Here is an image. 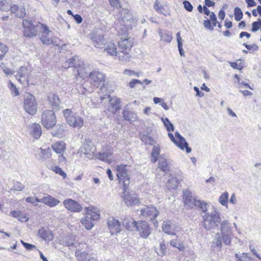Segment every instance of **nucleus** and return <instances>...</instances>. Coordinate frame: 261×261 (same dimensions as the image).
I'll return each mask as SVG.
<instances>
[{"instance_id":"obj_1","label":"nucleus","mask_w":261,"mask_h":261,"mask_svg":"<svg viewBox=\"0 0 261 261\" xmlns=\"http://www.w3.org/2000/svg\"><path fill=\"white\" fill-rule=\"evenodd\" d=\"M128 34L125 31V33L120 37L118 41L119 60L121 62H128L132 58L131 48L133 45V41L130 37H128Z\"/></svg>"},{"instance_id":"obj_2","label":"nucleus","mask_w":261,"mask_h":261,"mask_svg":"<svg viewBox=\"0 0 261 261\" xmlns=\"http://www.w3.org/2000/svg\"><path fill=\"white\" fill-rule=\"evenodd\" d=\"M122 224L128 230H133L136 229L142 238L147 239L151 232L150 227L145 221H136L124 219Z\"/></svg>"},{"instance_id":"obj_3","label":"nucleus","mask_w":261,"mask_h":261,"mask_svg":"<svg viewBox=\"0 0 261 261\" xmlns=\"http://www.w3.org/2000/svg\"><path fill=\"white\" fill-rule=\"evenodd\" d=\"M203 219L205 229L208 231H214L221 222V214L214 207L212 212L205 213Z\"/></svg>"},{"instance_id":"obj_4","label":"nucleus","mask_w":261,"mask_h":261,"mask_svg":"<svg viewBox=\"0 0 261 261\" xmlns=\"http://www.w3.org/2000/svg\"><path fill=\"white\" fill-rule=\"evenodd\" d=\"M116 176L119 184L123 187L124 192L130 184V178L128 174V166L126 165H117L115 167Z\"/></svg>"},{"instance_id":"obj_5","label":"nucleus","mask_w":261,"mask_h":261,"mask_svg":"<svg viewBox=\"0 0 261 261\" xmlns=\"http://www.w3.org/2000/svg\"><path fill=\"white\" fill-rule=\"evenodd\" d=\"M40 24H42L39 22H34L33 23L31 21L28 20H23V34L24 36L28 37H33L36 36L38 32L40 30Z\"/></svg>"},{"instance_id":"obj_6","label":"nucleus","mask_w":261,"mask_h":261,"mask_svg":"<svg viewBox=\"0 0 261 261\" xmlns=\"http://www.w3.org/2000/svg\"><path fill=\"white\" fill-rule=\"evenodd\" d=\"M24 109L29 114H34L37 111V103L35 97L28 93L24 95Z\"/></svg>"},{"instance_id":"obj_7","label":"nucleus","mask_w":261,"mask_h":261,"mask_svg":"<svg viewBox=\"0 0 261 261\" xmlns=\"http://www.w3.org/2000/svg\"><path fill=\"white\" fill-rule=\"evenodd\" d=\"M120 15L121 18L122 24L125 27L126 29L132 28L135 25L136 20L134 19L130 11L127 9H122L120 11Z\"/></svg>"},{"instance_id":"obj_8","label":"nucleus","mask_w":261,"mask_h":261,"mask_svg":"<svg viewBox=\"0 0 261 261\" xmlns=\"http://www.w3.org/2000/svg\"><path fill=\"white\" fill-rule=\"evenodd\" d=\"M113 154V148L111 147L106 146L98 153L96 154L95 158L110 164L114 161Z\"/></svg>"},{"instance_id":"obj_9","label":"nucleus","mask_w":261,"mask_h":261,"mask_svg":"<svg viewBox=\"0 0 261 261\" xmlns=\"http://www.w3.org/2000/svg\"><path fill=\"white\" fill-rule=\"evenodd\" d=\"M40 30L39 31L41 32L40 39L43 44L45 45H50L53 43L51 32L49 30L48 27L42 23L40 24Z\"/></svg>"},{"instance_id":"obj_10","label":"nucleus","mask_w":261,"mask_h":261,"mask_svg":"<svg viewBox=\"0 0 261 261\" xmlns=\"http://www.w3.org/2000/svg\"><path fill=\"white\" fill-rule=\"evenodd\" d=\"M80 150L82 153L88 155L89 158H93L96 154V147L93 143L89 140H86L83 143L82 146L81 147Z\"/></svg>"},{"instance_id":"obj_11","label":"nucleus","mask_w":261,"mask_h":261,"mask_svg":"<svg viewBox=\"0 0 261 261\" xmlns=\"http://www.w3.org/2000/svg\"><path fill=\"white\" fill-rule=\"evenodd\" d=\"M159 212L154 206H145L141 210L140 215L144 218L153 220L158 216Z\"/></svg>"},{"instance_id":"obj_12","label":"nucleus","mask_w":261,"mask_h":261,"mask_svg":"<svg viewBox=\"0 0 261 261\" xmlns=\"http://www.w3.org/2000/svg\"><path fill=\"white\" fill-rule=\"evenodd\" d=\"M91 39L93 45L97 48H102L106 45V40L102 34L93 32L91 35Z\"/></svg>"},{"instance_id":"obj_13","label":"nucleus","mask_w":261,"mask_h":261,"mask_svg":"<svg viewBox=\"0 0 261 261\" xmlns=\"http://www.w3.org/2000/svg\"><path fill=\"white\" fill-rule=\"evenodd\" d=\"M63 204L67 210L72 212L79 213L83 210V207L80 204L71 199L69 198L64 200Z\"/></svg>"},{"instance_id":"obj_14","label":"nucleus","mask_w":261,"mask_h":261,"mask_svg":"<svg viewBox=\"0 0 261 261\" xmlns=\"http://www.w3.org/2000/svg\"><path fill=\"white\" fill-rule=\"evenodd\" d=\"M65 118L70 126L81 128L83 125V119L79 115H66Z\"/></svg>"},{"instance_id":"obj_15","label":"nucleus","mask_w":261,"mask_h":261,"mask_svg":"<svg viewBox=\"0 0 261 261\" xmlns=\"http://www.w3.org/2000/svg\"><path fill=\"white\" fill-rule=\"evenodd\" d=\"M28 132L29 135L32 138L38 139L42 134V129L39 124L33 123L29 125Z\"/></svg>"},{"instance_id":"obj_16","label":"nucleus","mask_w":261,"mask_h":261,"mask_svg":"<svg viewBox=\"0 0 261 261\" xmlns=\"http://www.w3.org/2000/svg\"><path fill=\"white\" fill-rule=\"evenodd\" d=\"M48 99L52 108L51 110L53 112L52 114H55V113L57 112L60 109V100L59 97L57 95L54 93H50L48 96Z\"/></svg>"},{"instance_id":"obj_17","label":"nucleus","mask_w":261,"mask_h":261,"mask_svg":"<svg viewBox=\"0 0 261 261\" xmlns=\"http://www.w3.org/2000/svg\"><path fill=\"white\" fill-rule=\"evenodd\" d=\"M108 225L112 235L119 233L121 231L120 222L114 217H110L108 218Z\"/></svg>"},{"instance_id":"obj_18","label":"nucleus","mask_w":261,"mask_h":261,"mask_svg":"<svg viewBox=\"0 0 261 261\" xmlns=\"http://www.w3.org/2000/svg\"><path fill=\"white\" fill-rule=\"evenodd\" d=\"M30 73V69L24 66H21L18 70V75H16L17 79L22 84L28 85V75Z\"/></svg>"},{"instance_id":"obj_19","label":"nucleus","mask_w":261,"mask_h":261,"mask_svg":"<svg viewBox=\"0 0 261 261\" xmlns=\"http://www.w3.org/2000/svg\"><path fill=\"white\" fill-rule=\"evenodd\" d=\"M183 198L185 204L190 208H193L194 206H196L197 204L199 203V200H197L188 190H186L184 192Z\"/></svg>"},{"instance_id":"obj_20","label":"nucleus","mask_w":261,"mask_h":261,"mask_svg":"<svg viewBox=\"0 0 261 261\" xmlns=\"http://www.w3.org/2000/svg\"><path fill=\"white\" fill-rule=\"evenodd\" d=\"M89 77L91 80V83L98 87L104 81L105 76L102 73L98 71H93L90 73Z\"/></svg>"},{"instance_id":"obj_21","label":"nucleus","mask_w":261,"mask_h":261,"mask_svg":"<svg viewBox=\"0 0 261 261\" xmlns=\"http://www.w3.org/2000/svg\"><path fill=\"white\" fill-rule=\"evenodd\" d=\"M41 121L43 126L46 129L52 128L57 123L55 115H42Z\"/></svg>"},{"instance_id":"obj_22","label":"nucleus","mask_w":261,"mask_h":261,"mask_svg":"<svg viewBox=\"0 0 261 261\" xmlns=\"http://www.w3.org/2000/svg\"><path fill=\"white\" fill-rule=\"evenodd\" d=\"M175 137L176 140V145L182 150H184L185 148L187 153H190L192 149L188 146V143L178 132H176L175 133Z\"/></svg>"},{"instance_id":"obj_23","label":"nucleus","mask_w":261,"mask_h":261,"mask_svg":"<svg viewBox=\"0 0 261 261\" xmlns=\"http://www.w3.org/2000/svg\"><path fill=\"white\" fill-rule=\"evenodd\" d=\"M38 235L46 242H50L54 239L51 231L48 228L41 227L38 230Z\"/></svg>"},{"instance_id":"obj_24","label":"nucleus","mask_w":261,"mask_h":261,"mask_svg":"<svg viewBox=\"0 0 261 261\" xmlns=\"http://www.w3.org/2000/svg\"><path fill=\"white\" fill-rule=\"evenodd\" d=\"M124 201L127 206L137 205L140 203V200L137 196L135 194L126 193L123 195Z\"/></svg>"},{"instance_id":"obj_25","label":"nucleus","mask_w":261,"mask_h":261,"mask_svg":"<svg viewBox=\"0 0 261 261\" xmlns=\"http://www.w3.org/2000/svg\"><path fill=\"white\" fill-rule=\"evenodd\" d=\"M111 106L110 111L112 113H116L118 110L121 109V100L119 98L117 97H112L108 99Z\"/></svg>"},{"instance_id":"obj_26","label":"nucleus","mask_w":261,"mask_h":261,"mask_svg":"<svg viewBox=\"0 0 261 261\" xmlns=\"http://www.w3.org/2000/svg\"><path fill=\"white\" fill-rule=\"evenodd\" d=\"M85 214L87 216L90 217L92 221H96L99 219L100 214L99 211L94 207H89L85 208Z\"/></svg>"},{"instance_id":"obj_27","label":"nucleus","mask_w":261,"mask_h":261,"mask_svg":"<svg viewBox=\"0 0 261 261\" xmlns=\"http://www.w3.org/2000/svg\"><path fill=\"white\" fill-rule=\"evenodd\" d=\"M104 51L108 55L113 57H117L119 59V51L117 50V46L114 42H109L105 47Z\"/></svg>"},{"instance_id":"obj_28","label":"nucleus","mask_w":261,"mask_h":261,"mask_svg":"<svg viewBox=\"0 0 261 261\" xmlns=\"http://www.w3.org/2000/svg\"><path fill=\"white\" fill-rule=\"evenodd\" d=\"M42 203L53 207L58 205L60 201L48 194H45L43 197Z\"/></svg>"},{"instance_id":"obj_29","label":"nucleus","mask_w":261,"mask_h":261,"mask_svg":"<svg viewBox=\"0 0 261 261\" xmlns=\"http://www.w3.org/2000/svg\"><path fill=\"white\" fill-rule=\"evenodd\" d=\"M112 91V90L108 89L107 84H103L100 87V91L99 92L101 101L102 102L106 99H109L110 98V94Z\"/></svg>"},{"instance_id":"obj_30","label":"nucleus","mask_w":261,"mask_h":261,"mask_svg":"<svg viewBox=\"0 0 261 261\" xmlns=\"http://www.w3.org/2000/svg\"><path fill=\"white\" fill-rule=\"evenodd\" d=\"M11 12L15 14L19 18L23 17L25 14V10L23 7H19L17 5L14 4L10 7Z\"/></svg>"},{"instance_id":"obj_31","label":"nucleus","mask_w":261,"mask_h":261,"mask_svg":"<svg viewBox=\"0 0 261 261\" xmlns=\"http://www.w3.org/2000/svg\"><path fill=\"white\" fill-rule=\"evenodd\" d=\"M220 233H232V227L231 224L227 220L220 222Z\"/></svg>"},{"instance_id":"obj_32","label":"nucleus","mask_w":261,"mask_h":261,"mask_svg":"<svg viewBox=\"0 0 261 261\" xmlns=\"http://www.w3.org/2000/svg\"><path fill=\"white\" fill-rule=\"evenodd\" d=\"M222 240L221 239L220 233L219 232H217L216 234L215 238L214 239L212 242V247L213 249L220 251L222 246Z\"/></svg>"},{"instance_id":"obj_33","label":"nucleus","mask_w":261,"mask_h":261,"mask_svg":"<svg viewBox=\"0 0 261 261\" xmlns=\"http://www.w3.org/2000/svg\"><path fill=\"white\" fill-rule=\"evenodd\" d=\"M51 148L57 153L61 154L66 149L65 143L63 141L57 142L51 145Z\"/></svg>"},{"instance_id":"obj_34","label":"nucleus","mask_w":261,"mask_h":261,"mask_svg":"<svg viewBox=\"0 0 261 261\" xmlns=\"http://www.w3.org/2000/svg\"><path fill=\"white\" fill-rule=\"evenodd\" d=\"M58 128L52 132V135L54 137L58 138H63L66 134V126L64 125H60L58 126Z\"/></svg>"},{"instance_id":"obj_35","label":"nucleus","mask_w":261,"mask_h":261,"mask_svg":"<svg viewBox=\"0 0 261 261\" xmlns=\"http://www.w3.org/2000/svg\"><path fill=\"white\" fill-rule=\"evenodd\" d=\"M80 222L85 227L90 230L94 226L92 220L90 219V217L86 216L85 217L81 218Z\"/></svg>"},{"instance_id":"obj_36","label":"nucleus","mask_w":261,"mask_h":261,"mask_svg":"<svg viewBox=\"0 0 261 261\" xmlns=\"http://www.w3.org/2000/svg\"><path fill=\"white\" fill-rule=\"evenodd\" d=\"M229 194L225 191L222 193L218 199L219 202L224 206L227 207L228 201Z\"/></svg>"},{"instance_id":"obj_37","label":"nucleus","mask_w":261,"mask_h":261,"mask_svg":"<svg viewBox=\"0 0 261 261\" xmlns=\"http://www.w3.org/2000/svg\"><path fill=\"white\" fill-rule=\"evenodd\" d=\"M178 180L176 178L174 177L172 175H170V178L166 183V187L168 189H175L177 186Z\"/></svg>"},{"instance_id":"obj_38","label":"nucleus","mask_w":261,"mask_h":261,"mask_svg":"<svg viewBox=\"0 0 261 261\" xmlns=\"http://www.w3.org/2000/svg\"><path fill=\"white\" fill-rule=\"evenodd\" d=\"M77 71L78 75L82 78L85 79L88 76V68L86 67L85 64L80 65L77 69Z\"/></svg>"},{"instance_id":"obj_39","label":"nucleus","mask_w":261,"mask_h":261,"mask_svg":"<svg viewBox=\"0 0 261 261\" xmlns=\"http://www.w3.org/2000/svg\"><path fill=\"white\" fill-rule=\"evenodd\" d=\"M158 168L164 172H168L169 170V166L166 159L161 158L158 164Z\"/></svg>"},{"instance_id":"obj_40","label":"nucleus","mask_w":261,"mask_h":261,"mask_svg":"<svg viewBox=\"0 0 261 261\" xmlns=\"http://www.w3.org/2000/svg\"><path fill=\"white\" fill-rule=\"evenodd\" d=\"M162 228L163 231L168 235L174 236L175 233L172 230V227L169 222H164L162 224Z\"/></svg>"},{"instance_id":"obj_41","label":"nucleus","mask_w":261,"mask_h":261,"mask_svg":"<svg viewBox=\"0 0 261 261\" xmlns=\"http://www.w3.org/2000/svg\"><path fill=\"white\" fill-rule=\"evenodd\" d=\"M155 251L160 256H163L166 254L167 247L164 241L160 243L159 249L155 248Z\"/></svg>"},{"instance_id":"obj_42","label":"nucleus","mask_w":261,"mask_h":261,"mask_svg":"<svg viewBox=\"0 0 261 261\" xmlns=\"http://www.w3.org/2000/svg\"><path fill=\"white\" fill-rule=\"evenodd\" d=\"M220 235L221 236V237L223 243L225 245H229L231 244L232 239L233 237L232 233H220Z\"/></svg>"},{"instance_id":"obj_43","label":"nucleus","mask_w":261,"mask_h":261,"mask_svg":"<svg viewBox=\"0 0 261 261\" xmlns=\"http://www.w3.org/2000/svg\"><path fill=\"white\" fill-rule=\"evenodd\" d=\"M40 158L42 160H45L49 158L51 156V149L48 148L45 149L40 148V152L39 153Z\"/></svg>"},{"instance_id":"obj_44","label":"nucleus","mask_w":261,"mask_h":261,"mask_svg":"<svg viewBox=\"0 0 261 261\" xmlns=\"http://www.w3.org/2000/svg\"><path fill=\"white\" fill-rule=\"evenodd\" d=\"M46 166L48 169L53 171L56 173L59 174L62 176L63 178H65L66 177V174L59 167L52 165L49 166V165H47Z\"/></svg>"},{"instance_id":"obj_45","label":"nucleus","mask_w":261,"mask_h":261,"mask_svg":"<svg viewBox=\"0 0 261 261\" xmlns=\"http://www.w3.org/2000/svg\"><path fill=\"white\" fill-rule=\"evenodd\" d=\"M160 153V147L159 144L155 145L153 148L151 153L152 161L153 163L156 162Z\"/></svg>"},{"instance_id":"obj_46","label":"nucleus","mask_w":261,"mask_h":261,"mask_svg":"<svg viewBox=\"0 0 261 261\" xmlns=\"http://www.w3.org/2000/svg\"><path fill=\"white\" fill-rule=\"evenodd\" d=\"M160 36L162 40L167 42H170L172 39V33L170 32H160Z\"/></svg>"},{"instance_id":"obj_47","label":"nucleus","mask_w":261,"mask_h":261,"mask_svg":"<svg viewBox=\"0 0 261 261\" xmlns=\"http://www.w3.org/2000/svg\"><path fill=\"white\" fill-rule=\"evenodd\" d=\"M141 139L146 144L153 145L156 143L155 141L151 137L148 135H143L141 136Z\"/></svg>"},{"instance_id":"obj_48","label":"nucleus","mask_w":261,"mask_h":261,"mask_svg":"<svg viewBox=\"0 0 261 261\" xmlns=\"http://www.w3.org/2000/svg\"><path fill=\"white\" fill-rule=\"evenodd\" d=\"M236 261H250V258L247 253H243L242 254L236 253L234 255Z\"/></svg>"},{"instance_id":"obj_49","label":"nucleus","mask_w":261,"mask_h":261,"mask_svg":"<svg viewBox=\"0 0 261 261\" xmlns=\"http://www.w3.org/2000/svg\"><path fill=\"white\" fill-rule=\"evenodd\" d=\"M11 214L13 217L18 218L19 220L22 221L23 219H24L25 221L28 220V218L25 216L23 217L21 212L20 211H14L11 212Z\"/></svg>"},{"instance_id":"obj_50","label":"nucleus","mask_w":261,"mask_h":261,"mask_svg":"<svg viewBox=\"0 0 261 261\" xmlns=\"http://www.w3.org/2000/svg\"><path fill=\"white\" fill-rule=\"evenodd\" d=\"M234 15L235 19L238 21H240L243 16L241 9L239 7H236L234 11Z\"/></svg>"},{"instance_id":"obj_51","label":"nucleus","mask_w":261,"mask_h":261,"mask_svg":"<svg viewBox=\"0 0 261 261\" xmlns=\"http://www.w3.org/2000/svg\"><path fill=\"white\" fill-rule=\"evenodd\" d=\"M8 51V47L4 44L0 42V60H2Z\"/></svg>"},{"instance_id":"obj_52","label":"nucleus","mask_w":261,"mask_h":261,"mask_svg":"<svg viewBox=\"0 0 261 261\" xmlns=\"http://www.w3.org/2000/svg\"><path fill=\"white\" fill-rule=\"evenodd\" d=\"M162 120L164 123V124L165 126L166 127L167 130L168 132H170L171 130H173L174 129V126L170 122V121L169 120L168 118H162Z\"/></svg>"},{"instance_id":"obj_53","label":"nucleus","mask_w":261,"mask_h":261,"mask_svg":"<svg viewBox=\"0 0 261 261\" xmlns=\"http://www.w3.org/2000/svg\"><path fill=\"white\" fill-rule=\"evenodd\" d=\"M9 88L11 90L12 95L13 96H18L19 95V91L18 89L16 87L15 85L10 81Z\"/></svg>"},{"instance_id":"obj_54","label":"nucleus","mask_w":261,"mask_h":261,"mask_svg":"<svg viewBox=\"0 0 261 261\" xmlns=\"http://www.w3.org/2000/svg\"><path fill=\"white\" fill-rule=\"evenodd\" d=\"M24 188V186L19 181H15L13 183V189L15 191H21Z\"/></svg>"},{"instance_id":"obj_55","label":"nucleus","mask_w":261,"mask_h":261,"mask_svg":"<svg viewBox=\"0 0 261 261\" xmlns=\"http://www.w3.org/2000/svg\"><path fill=\"white\" fill-rule=\"evenodd\" d=\"M0 10L5 11L9 10V6L7 0H0Z\"/></svg>"},{"instance_id":"obj_56","label":"nucleus","mask_w":261,"mask_h":261,"mask_svg":"<svg viewBox=\"0 0 261 261\" xmlns=\"http://www.w3.org/2000/svg\"><path fill=\"white\" fill-rule=\"evenodd\" d=\"M123 73L124 75L130 76L135 75V76L139 77L140 75V72H136L134 70H131L129 69H125L123 71Z\"/></svg>"},{"instance_id":"obj_57","label":"nucleus","mask_w":261,"mask_h":261,"mask_svg":"<svg viewBox=\"0 0 261 261\" xmlns=\"http://www.w3.org/2000/svg\"><path fill=\"white\" fill-rule=\"evenodd\" d=\"M261 19H258L257 21H254L252 24V31L255 32L257 31L259 28H260L261 25L260 24Z\"/></svg>"},{"instance_id":"obj_58","label":"nucleus","mask_w":261,"mask_h":261,"mask_svg":"<svg viewBox=\"0 0 261 261\" xmlns=\"http://www.w3.org/2000/svg\"><path fill=\"white\" fill-rule=\"evenodd\" d=\"M196 206L200 207L202 212L206 213L208 210V205L203 201L199 200V203L197 204Z\"/></svg>"},{"instance_id":"obj_59","label":"nucleus","mask_w":261,"mask_h":261,"mask_svg":"<svg viewBox=\"0 0 261 261\" xmlns=\"http://www.w3.org/2000/svg\"><path fill=\"white\" fill-rule=\"evenodd\" d=\"M183 5L185 9L189 12H192L193 9V7L191 4L187 1H185L183 2Z\"/></svg>"},{"instance_id":"obj_60","label":"nucleus","mask_w":261,"mask_h":261,"mask_svg":"<svg viewBox=\"0 0 261 261\" xmlns=\"http://www.w3.org/2000/svg\"><path fill=\"white\" fill-rule=\"evenodd\" d=\"M20 242L23 245V246L26 248V249H27L28 250H32L33 249H36V247L34 245H32V244L25 243L22 240H21Z\"/></svg>"},{"instance_id":"obj_61","label":"nucleus","mask_w":261,"mask_h":261,"mask_svg":"<svg viewBox=\"0 0 261 261\" xmlns=\"http://www.w3.org/2000/svg\"><path fill=\"white\" fill-rule=\"evenodd\" d=\"M137 84L142 85V82L139 80L134 79L129 83V86L131 88H134Z\"/></svg>"},{"instance_id":"obj_62","label":"nucleus","mask_w":261,"mask_h":261,"mask_svg":"<svg viewBox=\"0 0 261 261\" xmlns=\"http://www.w3.org/2000/svg\"><path fill=\"white\" fill-rule=\"evenodd\" d=\"M111 6L116 8H120V4L119 0H109Z\"/></svg>"},{"instance_id":"obj_63","label":"nucleus","mask_w":261,"mask_h":261,"mask_svg":"<svg viewBox=\"0 0 261 261\" xmlns=\"http://www.w3.org/2000/svg\"><path fill=\"white\" fill-rule=\"evenodd\" d=\"M203 25L205 28L213 31L214 30L213 27L212 26L211 21L208 19L204 20L203 22Z\"/></svg>"},{"instance_id":"obj_64","label":"nucleus","mask_w":261,"mask_h":261,"mask_svg":"<svg viewBox=\"0 0 261 261\" xmlns=\"http://www.w3.org/2000/svg\"><path fill=\"white\" fill-rule=\"evenodd\" d=\"M159 1H155L153 7L156 12L162 13V9H163V7L159 6Z\"/></svg>"}]
</instances>
